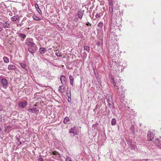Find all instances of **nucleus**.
<instances>
[{
    "mask_svg": "<svg viewBox=\"0 0 161 161\" xmlns=\"http://www.w3.org/2000/svg\"><path fill=\"white\" fill-rule=\"evenodd\" d=\"M112 86H114L118 92L120 93L121 92L120 91V87L119 86L120 85V80L119 79H116L114 80V78H112L110 80V81Z\"/></svg>",
    "mask_w": 161,
    "mask_h": 161,
    "instance_id": "1",
    "label": "nucleus"
},
{
    "mask_svg": "<svg viewBox=\"0 0 161 161\" xmlns=\"http://www.w3.org/2000/svg\"><path fill=\"white\" fill-rule=\"evenodd\" d=\"M109 11L111 14V15H115L118 16L119 14V10L118 8H114L113 7H110Z\"/></svg>",
    "mask_w": 161,
    "mask_h": 161,
    "instance_id": "2",
    "label": "nucleus"
},
{
    "mask_svg": "<svg viewBox=\"0 0 161 161\" xmlns=\"http://www.w3.org/2000/svg\"><path fill=\"white\" fill-rule=\"evenodd\" d=\"M28 111L31 113H38L39 110L37 108H34L32 107L31 104L29 106Z\"/></svg>",
    "mask_w": 161,
    "mask_h": 161,
    "instance_id": "3",
    "label": "nucleus"
},
{
    "mask_svg": "<svg viewBox=\"0 0 161 161\" xmlns=\"http://www.w3.org/2000/svg\"><path fill=\"white\" fill-rule=\"evenodd\" d=\"M38 47H37L36 45L35 44L33 46L30 47L28 48V51L34 55L33 53H35Z\"/></svg>",
    "mask_w": 161,
    "mask_h": 161,
    "instance_id": "4",
    "label": "nucleus"
},
{
    "mask_svg": "<svg viewBox=\"0 0 161 161\" xmlns=\"http://www.w3.org/2000/svg\"><path fill=\"white\" fill-rule=\"evenodd\" d=\"M26 44L30 47L33 46L35 44L33 42V40L32 38H27L25 42Z\"/></svg>",
    "mask_w": 161,
    "mask_h": 161,
    "instance_id": "5",
    "label": "nucleus"
},
{
    "mask_svg": "<svg viewBox=\"0 0 161 161\" xmlns=\"http://www.w3.org/2000/svg\"><path fill=\"white\" fill-rule=\"evenodd\" d=\"M27 105V102L26 101L20 102L18 104L19 106L21 108H24Z\"/></svg>",
    "mask_w": 161,
    "mask_h": 161,
    "instance_id": "6",
    "label": "nucleus"
},
{
    "mask_svg": "<svg viewBox=\"0 0 161 161\" xmlns=\"http://www.w3.org/2000/svg\"><path fill=\"white\" fill-rule=\"evenodd\" d=\"M108 105L110 108L111 109V111L112 113H114L115 111V109L114 107V104L113 102L108 103Z\"/></svg>",
    "mask_w": 161,
    "mask_h": 161,
    "instance_id": "7",
    "label": "nucleus"
},
{
    "mask_svg": "<svg viewBox=\"0 0 161 161\" xmlns=\"http://www.w3.org/2000/svg\"><path fill=\"white\" fill-rule=\"evenodd\" d=\"M1 82L3 85V87L5 88H6L8 84L7 80L5 79H2L1 80Z\"/></svg>",
    "mask_w": 161,
    "mask_h": 161,
    "instance_id": "8",
    "label": "nucleus"
},
{
    "mask_svg": "<svg viewBox=\"0 0 161 161\" xmlns=\"http://www.w3.org/2000/svg\"><path fill=\"white\" fill-rule=\"evenodd\" d=\"M76 126H74L71 128L69 131V133H72L74 135H77V132L76 129Z\"/></svg>",
    "mask_w": 161,
    "mask_h": 161,
    "instance_id": "9",
    "label": "nucleus"
},
{
    "mask_svg": "<svg viewBox=\"0 0 161 161\" xmlns=\"http://www.w3.org/2000/svg\"><path fill=\"white\" fill-rule=\"evenodd\" d=\"M129 146L132 149H134L135 150H136L137 149L136 143L134 142L130 144Z\"/></svg>",
    "mask_w": 161,
    "mask_h": 161,
    "instance_id": "10",
    "label": "nucleus"
},
{
    "mask_svg": "<svg viewBox=\"0 0 161 161\" xmlns=\"http://www.w3.org/2000/svg\"><path fill=\"white\" fill-rule=\"evenodd\" d=\"M153 134L152 133H151L150 132H149L148 133L147 135V140L148 141H151L152 139L153 138Z\"/></svg>",
    "mask_w": 161,
    "mask_h": 161,
    "instance_id": "11",
    "label": "nucleus"
},
{
    "mask_svg": "<svg viewBox=\"0 0 161 161\" xmlns=\"http://www.w3.org/2000/svg\"><path fill=\"white\" fill-rule=\"evenodd\" d=\"M106 98L108 102V103L112 102L113 101L112 97L110 94H107L106 96Z\"/></svg>",
    "mask_w": 161,
    "mask_h": 161,
    "instance_id": "12",
    "label": "nucleus"
},
{
    "mask_svg": "<svg viewBox=\"0 0 161 161\" xmlns=\"http://www.w3.org/2000/svg\"><path fill=\"white\" fill-rule=\"evenodd\" d=\"M61 83L63 85H65L66 84V78L64 75H62L60 78Z\"/></svg>",
    "mask_w": 161,
    "mask_h": 161,
    "instance_id": "13",
    "label": "nucleus"
},
{
    "mask_svg": "<svg viewBox=\"0 0 161 161\" xmlns=\"http://www.w3.org/2000/svg\"><path fill=\"white\" fill-rule=\"evenodd\" d=\"M84 10L82 11V10L81 9H79L78 10V17L80 19H81L82 17L83 14H84Z\"/></svg>",
    "mask_w": 161,
    "mask_h": 161,
    "instance_id": "14",
    "label": "nucleus"
},
{
    "mask_svg": "<svg viewBox=\"0 0 161 161\" xmlns=\"http://www.w3.org/2000/svg\"><path fill=\"white\" fill-rule=\"evenodd\" d=\"M39 51L40 52V54H42L44 53H46L47 51V50L46 48L44 47H40L39 49Z\"/></svg>",
    "mask_w": 161,
    "mask_h": 161,
    "instance_id": "15",
    "label": "nucleus"
},
{
    "mask_svg": "<svg viewBox=\"0 0 161 161\" xmlns=\"http://www.w3.org/2000/svg\"><path fill=\"white\" fill-rule=\"evenodd\" d=\"M35 6L36 8L37 9L39 13L41 15H42V12L39 7L38 4L36 3H35Z\"/></svg>",
    "mask_w": 161,
    "mask_h": 161,
    "instance_id": "16",
    "label": "nucleus"
},
{
    "mask_svg": "<svg viewBox=\"0 0 161 161\" xmlns=\"http://www.w3.org/2000/svg\"><path fill=\"white\" fill-rule=\"evenodd\" d=\"M58 91L61 93H63L65 91V89L63 86H60L58 88Z\"/></svg>",
    "mask_w": 161,
    "mask_h": 161,
    "instance_id": "17",
    "label": "nucleus"
},
{
    "mask_svg": "<svg viewBox=\"0 0 161 161\" xmlns=\"http://www.w3.org/2000/svg\"><path fill=\"white\" fill-rule=\"evenodd\" d=\"M17 34L18 35V36L21 38L25 39L26 37V35L23 33H18Z\"/></svg>",
    "mask_w": 161,
    "mask_h": 161,
    "instance_id": "18",
    "label": "nucleus"
},
{
    "mask_svg": "<svg viewBox=\"0 0 161 161\" xmlns=\"http://www.w3.org/2000/svg\"><path fill=\"white\" fill-rule=\"evenodd\" d=\"M19 64H20L21 67L23 69H25L26 67V62L25 61H23L22 63H19Z\"/></svg>",
    "mask_w": 161,
    "mask_h": 161,
    "instance_id": "19",
    "label": "nucleus"
},
{
    "mask_svg": "<svg viewBox=\"0 0 161 161\" xmlns=\"http://www.w3.org/2000/svg\"><path fill=\"white\" fill-rule=\"evenodd\" d=\"M16 68L15 66L13 65H10L8 66V69L9 70H14Z\"/></svg>",
    "mask_w": 161,
    "mask_h": 161,
    "instance_id": "20",
    "label": "nucleus"
},
{
    "mask_svg": "<svg viewBox=\"0 0 161 161\" xmlns=\"http://www.w3.org/2000/svg\"><path fill=\"white\" fill-rule=\"evenodd\" d=\"M69 77L70 80V84H71V85L73 86V81L74 80V79L71 75H70Z\"/></svg>",
    "mask_w": 161,
    "mask_h": 161,
    "instance_id": "21",
    "label": "nucleus"
},
{
    "mask_svg": "<svg viewBox=\"0 0 161 161\" xmlns=\"http://www.w3.org/2000/svg\"><path fill=\"white\" fill-rule=\"evenodd\" d=\"M134 128V125H131L130 127V131L131 132L133 133V134H134L135 133Z\"/></svg>",
    "mask_w": 161,
    "mask_h": 161,
    "instance_id": "22",
    "label": "nucleus"
},
{
    "mask_svg": "<svg viewBox=\"0 0 161 161\" xmlns=\"http://www.w3.org/2000/svg\"><path fill=\"white\" fill-rule=\"evenodd\" d=\"M10 24H9L8 25V23L7 22H6L5 23H3V27L6 28H8L10 27Z\"/></svg>",
    "mask_w": 161,
    "mask_h": 161,
    "instance_id": "23",
    "label": "nucleus"
},
{
    "mask_svg": "<svg viewBox=\"0 0 161 161\" xmlns=\"http://www.w3.org/2000/svg\"><path fill=\"white\" fill-rule=\"evenodd\" d=\"M69 121V119L68 117H65L64 120V123L66 124Z\"/></svg>",
    "mask_w": 161,
    "mask_h": 161,
    "instance_id": "24",
    "label": "nucleus"
},
{
    "mask_svg": "<svg viewBox=\"0 0 161 161\" xmlns=\"http://www.w3.org/2000/svg\"><path fill=\"white\" fill-rule=\"evenodd\" d=\"M11 19L12 20L15 21L19 19V17L18 15L14 16L12 17Z\"/></svg>",
    "mask_w": 161,
    "mask_h": 161,
    "instance_id": "25",
    "label": "nucleus"
},
{
    "mask_svg": "<svg viewBox=\"0 0 161 161\" xmlns=\"http://www.w3.org/2000/svg\"><path fill=\"white\" fill-rule=\"evenodd\" d=\"M84 50H86L88 53H89L90 51V47L88 46H84Z\"/></svg>",
    "mask_w": 161,
    "mask_h": 161,
    "instance_id": "26",
    "label": "nucleus"
},
{
    "mask_svg": "<svg viewBox=\"0 0 161 161\" xmlns=\"http://www.w3.org/2000/svg\"><path fill=\"white\" fill-rule=\"evenodd\" d=\"M116 119L114 118L112 119L111 120V124L112 125H115L116 124Z\"/></svg>",
    "mask_w": 161,
    "mask_h": 161,
    "instance_id": "27",
    "label": "nucleus"
},
{
    "mask_svg": "<svg viewBox=\"0 0 161 161\" xmlns=\"http://www.w3.org/2000/svg\"><path fill=\"white\" fill-rule=\"evenodd\" d=\"M3 59L4 62H5V63H8L9 59L7 57L5 56L3 58Z\"/></svg>",
    "mask_w": 161,
    "mask_h": 161,
    "instance_id": "28",
    "label": "nucleus"
},
{
    "mask_svg": "<svg viewBox=\"0 0 161 161\" xmlns=\"http://www.w3.org/2000/svg\"><path fill=\"white\" fill-rule=\"evenodd\" d=\"M33 18L34 19L36 20H41L40 19L37 17V16H36L35 15H34L32 16Z\"/></svg>",
    "mask_w": 161,
    "mask_h": 161,
    "instance_id": "29",
    "label": "nucleus"
},
{
    "mask_svg": "<svg viewBox=\"0 0 161 161\" xmlns=\"http://www.w3.org/2000/svg\"><path fill=\"white\" fill-rule=\"evenodd\" d=\"M156 140L158 141V146L161 149V141L159 140L158 139H156Z\"/></svg>",
    "mask_w": 161,
    "mask_h": 161,
    "instance_id": "30",
    "label": "nucleus"
},
{
    "mask_svg": "<svg viewBox=\"0 0 161 161\" xmlns=\"http://www.w3.org/2000/svg\"><path fill=\"white\" fill-rule=\"evenodd\" d=\"M103 25V23L101 22H100L97 25V26L100 28H102Z\"/></svg>",
    "mask_w": 161,
    "mask_h": 161,
    "instance_id": "31",
    "label": "nucleus"
},
{
    "mask_svg": "<svg viewBox=\"0 0 161 161\" xmlns=\"http://www.w3.org/2000/svg\"><path fill=\"white\" fill-rule=\"evenodd\" d=\"M119 87H120V89H119L120 91V90H121V94H123V93H124V91L123 90L122 86L120 85L119 86Z\"/></svg>",
    "mask_w": 161,
    "mask_h": 161,
    "instance_id": "32",
    "label": "nucleus"
},
{
    "mask_svg": "<svg viewBox=\"0 0 161 161\" xmlns=\"http://www.w3.org/2000/svg\"><path fill=\"white\" fill-rule=\"evenodd\" d=\"M53 154L55 155H58L59 157H60V154L56 152H53Z\"/></svg>",
    "mask_w": 161,
    "mask_h": 161,
    "instance_id": "33",
    "label": "nucleus"
},
{
    "mask_svg": "<svg viewBox=\"0 0 161 161\" xmlns=\"http://www.w3.org/2000/svg\"><path fill=\"white\" fill-rule=\"evenodd\" d=\"M132 142H133L132 141V140H128L127 141V143L129 146Z\"/></svg>",
    "mask_w": 161,
    "mask_h": 161,
    "instance_id": "34",
    "label": "nucleus"
},
{
    "mask_svg": "<svg viewBox=\"0 0 161 161\" xmlns=\"http://www.w3.org/2000/svg\"><path fill=\"white\" fill-rule=\"evenodd\" d=\"M55 54L58 57H59L61 56V53H60L59 52H56L55 53Z\"/></svg>",
    "mask_w": 161,
    "mask_h": 161,
    "instance_id": "35",
    "label": "nucleus"
},
{
    "mask_svg": "<svg viewBox=\"0 0 161 161\" xmlns=\"http://www.w3.org/2000/svg\"><path fill=\"white\" fill-rule=\"evenodd\" d=\"M70 97H69L68 98V102L69 103L71 102V98L70 97L71 96V94H69Z\"/></svg>",
    "mask_w": 161,
    "mask_h": 161,
    "instance_id": "36",
    "label": "nucleus"
},
{
    "mask_svg": "<svg viewBox=\"0 0 161 161\" xmlns=\"http://www.w3.org/2000/svg\"><path fill=\"white\" fill-rule=\"evenodd\" d=\"M101 15V14L99 13V14H97L95 15V17L96 18H98L100 17Z\"/></svg>",
    "mask_w": 161,
    "mask_h": 161,
    "instance_id": "37",
    "label": "nucleus"
},
{
    "mask_svg": "<svg viewBox=\"0 0 161 161\" xmlns=\"http://www.w3.org/2000/svg\"><path fill=\"white\" fill-rule=\"evenodd\" d=\"M109 4L111 6V7H112V6L113 5V3L112 1H109Z\"/></svg>",
    "mask_w": 161,
    "mask_h": 161,
    "instance_id": "38",
    "label": "nucleus"
},
{
    "mask_svg": "<svg viewBox=\"0 0 161 161\" xmlns=\"http://www.w3.org/2000/svg\"><path fill=\"white\" fill-rule=\"evenodd\" d=\"M66 161H71V160L70 158L69 157L66 158Z\"/></svg>",
    "mask_w": 161,
    "mask_h": 161,
    "instance_id": "39",
    "label": "nucleus"
},
{
    "mask_svg": "<svg viewBox=\"0 0 161 161\" xmlns=\"http://www.w3.org/2000/svg\"><path fill=\"white\" fill-rule=\"evenodd\" d=\"M10 128V126H5V130L6 131V130L7 129H9V128Z\"/></svg>",
    "mask_w": 161,
    "mask_h": 161,
    "instance_id": "40",
    "label": "nucleus"
},
{
    "mask_svg": "<svg viewBox=\"0 0 161 161\" xmlns=\"http://www.w3.org/2000/svg\"><path fill=\"white\" fill-rule=\"evenodd\" d=\"M38 161H44V160H43V158H42L41 157H40V158H39L38 159Z\"/></svg>",
    "mask_w": 161,
    "mask_h": 161,
    "instance_id": "41",
    "label": "nucleus"
},
{
    "mask_svg": "<svg viewBox=\"0 0 161 161\" xmlns=\"http://www.w3.org/2000/svg\"><path fill=\"white\" fill-rule=\"evenodd\" d=\"M96 45L97 47H99L100 45V42H98L97 43Z\"/></svg>",
    "mask_w": 161,
    "mask_h": 161,
    "instance_id": "42",
    "label": "nucleus"
},
{
    "mask_svg": "<svg viewBox=\"0 0 161 161\" xmlns=\"http://www.w3.org/2000/svg\"><path fill=\"white\" fill-rule=\"evenodd\" d=\"M86 25H87V26H88L89 25L91 26V24H90V23L89 22H88L86 23Z\"/></svg>",
    "mask_w": 161,
    "mask_h": 161,
    "instance_id": "43",
    "label": "nucleus"
},
{
    "mask_svg": "<svg viewBox=\"0 0 161 161\" xmlns=\"http://www.w3.org/2000/svg\"><path fill=\"white\" fill-rule=\"evenodd\" d=\"M83 54L84 57L86 58V57L87 55L86 52H84L83 53Z\"/></svg>",
    "mask_w": 161,
    "mask_h": 161,
    "instance_id": "44",
    "label": "nucleus"
},
{
    "mask_svg": "<svg viewBox=\"0 0 161 161\" xmlns=\"http://www.w3.org/2000/svg\"><path fill=\"white\" fill-rule=\"evenodd\" d=\"M2 121V117L1 115H0V123Z\"/></svg>",
    "mask_w": 161,
    "mask_h": 161,
    "instance_id": "45",
    "label": "nucleus"
},
{
    "mask_svg": "<svg viewBox=\"0 0 161 161\" xmlns=\"http://www.w3.org/2000/svg\"><path fill=\"white\" fill-rule=\"evenodd\" d=\"M3 133V130L0 127V135Z\"/></svg>",
    "mask_w": 161,
    "mask_h": 161,
    "instance_id": "46",
    "label": "nucleus"
},
{
    "mask_svg": "<svg viewBox=\"0 0 161 161\" xmlns=\"http://www.w3.org/2000/svg\"><path fill=\"white\" fill-rule=\"evenodd\" d=\"M23 24V23L22 22H21V23L19 25V26H22Z\"/></svg>",
    "mask_w": 161,
    "mask_h": 161,
    "instance_id": "47",
    "label": "nucleus"
},
{
    "mask_svg": "<svg viewBox=\"0 0 161 161\" xmlns=\"http://www.w3.org/2000/svg\"><path fill=\"white\" fill-rule=\"evenodd\" d=\"M36 106H37V105L36 104L33 105L32 106L34 108H35V107H36Z\"/></svg>",
    "mask_w": 161,
    "mask_h": 161,
    "instance_id": "48",
    "label": "nucleus"
},
{
    "mask_svg": "<svg viewBox=\"0 0 161 161\" xmlns=\"http://www.w3.org/2000/svg\"><path fill=\"white\" fill-rule=\"evenodd\" d=\"M19 141V140H18V141ZM19 144H18V145H21V144H22V143H21V142H20L19 141Z\"/></svg>",
    "mask_w": 161,
    "mask_h": 161,
    "instance_id": "49",
    "label": "nucleus"
},
{
    "mask_svg": "<svg viewBox=\"0 0 161 161\" xmlns=\"http://www.w3.org/2000/svg\"><path fill=\"white\" fill-rule=\"evenodd\" d=\"M3 30V28L2 27H0V32L1 31Z\"/></svg>",
    "mask_w": 161,
    "mask_h": 161,
    "instance_id": "50",
    "label": "nucleus"
},
{
    "mask_svg": "<svg viewBox=\"0 0 161 161\" xmlns=\"http://www.w3.org/2000/svg\"><path fill=\"white\" fill-rule=\"evenodd\" d=\"M2 108L0 106V111H2Z\"/></svg>",
    "mask_w": 161,
    "mask_h": 161,
    "instance_id": "51",
    "label": "nucleus"
},
{
    "mask_svg": "<svg viewBox=\"0 0 161 161\" xmlns=\"http://www.w3.org/2000/svg\"><path fill=\"white\" fill-rule=\"evenodd\" d=\"M69 94H70H70H67V96L68 97H70Z\"/></svg>",
    "mask_w": 161,
    "mask_h": 161,
    "instance_id": "52",
    "label": "nucleus"
},
{
    "mask_svg": "<svg viewBox=\"0 0 161 161\" xmlns=\"http://www.w3.org/2000/svg\"><path fill=\"white\" fill-rule=\"evenodd\" d=\"M97 107H98V106L97 105H96V107H95V108L96 109L97 108Z\"/></svg>",
    "mask_w": 161,
    "mask_h": 161,
    "instance_id": "53",
    "label": "nucleus"
},
{
    "mask_svg": "<svg viewBox=\"0 0 161 161\" xmlns=\"http://www.w3.org/2000/svg\"><path fill=\"white\" fill-rule=\"evenodd\" d=\"M12 87H9V89H10V90H12Z\"/></svg>",
    "mask_w": 161,
    "mask_h": 161,
    "instance_id": "54",
    "label": "nucleus"
},
{
    "mask_svg": "<svg viewBox=\"0 0 161 161\" xmlns=\"http://www.w3.org/2000/svg\"><path fill=\"white\" fill-rule=\"evenodd\" d=\"M76 19L77 20L78 19V18H77Z\"/></svg>",
    "mask_w": 161,
    "mask_h": 161,
    "instance_id": "55",
    "label": "nucleus"
},
{
    "mask_svg": "<svg viewBox=\"0 0 161 161\" xmlns=\"http://www.w3.org/2000/svg\"><path fill=\"white\" fill-rule=\"evenodd\" d=\"M112 0H109V1H111Z\"/></svg>",
    "mask_w": 161,
    "mask_h": 161,
    "instance_id": "56",
    "label": "nucleus"
},
{
    "mask_svg": "<svg viewBox=\"0 0 161 161\" xmlns=\"http://www.w3.org/2000/svg\"><path fill=\"white\" fill-rule=\"evenodd\" d=\"M75 20H76V19H75Z\"/></svg>",
    "mask_w": 161,
    "mask_h": 161,
    "instance_id": "57",
    "label": "nucleus"
},
{
    "mask_svg": "<svg viewBox=\"0 0 161 161\" xmlns=\"http://www.w3.org/2000/svg\"><path fill=\"white\" fill-rule=\"evenodd\" d=\"M75 20H76V19H75Z\"/></svg>",
    "mask_w": 161,
    "mask_h": 161,
    "instance_id": "58",
    "label": "nucleus"
}]
</instances>
